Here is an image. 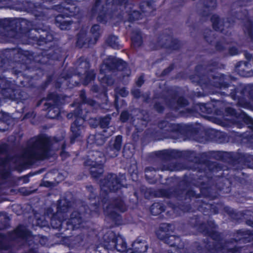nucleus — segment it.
Instances as JSON below:
<instances>
[{
    "label": "nucleus",
    "mask_w": 253,
    "mask_h": 253,
    "mask_svg": "<svg viewBox=\"0 0 253 253\" xmlns=\"http://www.w3.org/2000/svg\"><path fill=\"white\" fill-rule=\"evenodd\" d=\"M229 52L230 55H235L238 54V50L235 47H232L229 48Z\"/></svg>",
    "instance_id": "38"
},
{
    "label": "nucleus",
    "mask_w": 253,
    "mask_h": 253,
    "mask_svg": "<svg viewBox=\"0 0 253 253\" xmlns=\"http://www.w3.org/2000/svg\"><path fill=\"white\" fill-rule=\"evenodd\" d=\"M205 12H206V11H205L204 13L203 14V16H205L207 14V13H205Z\"/></svg>",
    "instance_id": "58"
},
{
    "label": "nucleus",
    "mask_w": 253,
    "mask_h": 253,
    "mask_svg": "<svg viewBox=\"0 0 253 253\" xmlns=\"http://www.w3.org/2000/svg\"><path fill=\"white\" fill-rule=\"evenodd\" d=\"M58 211H57V212L59 214V213H61V212H65L66 211H65V209L64 208L62 209L61 208V207H59L58 208Z\"/></svg>",
    "instance_id": "42"
},
{
    "label": "nucleus",
    "mask_w": 253,
    "mask_h": 253,
    "mask_svg": "<svg viewBox=\"0 0 253 253\" xmlns=\"http://www.w3.org/2000/svg\"><path fill=\"white\" fill-rule=\"evenodd\" d=\"M248 25V27L247 28L245 33H247L248 36L251 38V39L252 40V39L253 38V33L252 31V25L250 22L249 23Z\"/></svg>",
    "instance_id": "35"
},
{
    "label": "nucleus",
    "mask_w": 253,
    "mask_h": 253,
    "mask_svg": "<svg viewBox=\"0 0 253 253\" xmlns=\"http://www.w3.org/2000/svg\"><path fill=\"white\" fill-rule=\"evenodd\" d=\"M146 7H147V9H150V6H149V5H148V4H147V3L146 4Z\"/></svg>",
    "instance_id": "55"
},
{
    "label": "nucleus",
    "mask_w": 253,
    "mask_h": 253,
    "mask_svg": "<svg viewBox=\"0 0 253 253\" xmlns=\"http://www.w3.org/2000/svg\"><path fill=\"white\" fill-rule=\"evenodd\" d=\"M205 5L208 10H209V8H213L216 5L215 0H206Z\"/></svg>",
    "instance_id": "31"
},
{
    "label": "nucleus",
    "mask_w": 253,
    "mask_h": 253,
    "mask_svg": "<svg viewBox=\"0 0 253 253\" xmlns=\"http://www.w3.org/2000/svg\"><path fill=\"white\" fill-rule=\"evenodd\" d=\"M151 212L152 214L156 215L164 211L163 207L159 203H154L151 207Z\"/></svg>",
    "instance_id": "24"
},
{
    "label": "nucleus",
    "mask_w": 253,
    "mask_h": 253,
    "mask_svg": "<svg viewBox=\"0 0 253 253\" xmlns=\"http://www.w3.org/2000/svg\"><path fill=\"white\" fill-rule=\"evenodd\" d=\"M227 92H222V95H227Z\"/></svg>",
    "instance_id": "56"
},
{
    "label": "nucleus",
    "mask_w": 253,
    "mask_h": 253,
    "mask_svg": "<svg viewBox=\"0 0 253 253\" xmlns=\"http://www.w3.org/2000/svg\"><path fill=\"white\" fill-rule=\"evenodd\" d=\"M232 78L229 76H225L218 74L217 76L213 78L212 84L217 87L225 89L230 91V95H236L241 94L243 95L252 94V86L249 84H238L237 86L228 85L227 82Z\"/></svg>",
    "instance_id": "4"
},
{
    "label": "nucleus",
    "mask_w": 253,
    "mask_h": 253,
    "mask_svg": "<svg viewBox=\"0 0 253 253\" xmlns=\"http://www.w3.org/2000/svg\"><path fill=\"white\" fill-rule=\"evenodd\" d=\"M61 16H58L56 17V21L57 23L58 26L63 30H68L70 28L71 22L68 20H60Z\"/></svg>",
    "instance_id": "23"
},
{
    "label": "nucleus",
    "mask_w": 253,
    "mask_h": 253,
    "mask_svg": "<svg viewBox=\"0 0 253 253\" xmlns=\"http://www.w3.org/2000/svg\"><path fill=\"white\" fill-rule=\"evenodd\" d=\"M217 115H221L223 114V111H216V112Z\"/></svg>",
    "instance_id": "49"
},
{
    "label": "nucleus",
    "mask_w": 253,
    "mask_h": 253,
    "mask_svg": "<svg viewBox=\"0 0 253 253\" xmlns=\"http://www.w3.org/2000/svg\"><path fill=\"white\" fill-rule=\"evenodd\" d=\"M169 225L168 224H163L160 227L159 229L157 231V237L162 240L166 239L167 237L168 236V232H169Z\"/></svg>",
    "instance_id": "18"
},
{
    "label": "nucleus",
    "mask_w": 253,
    "mask_h": 253,
    "mask_svg": "<svg viewBox=\"0 0 253 253\" xmlns=\"http://www.w3.org/2000/svg\"><path fill=\"white\" fill-rule=\"evenodd\" d=\"M203 109H206V106H205V105H202V107H201V110H203ZM202 111H203V112H207V113H210V111H208V110H202Z\"/></svg>",
    "instance_id": "44"
},
{
    "label": "nucleus",
    "mask_w": 253,
    "mask_h": 253,
    "mask_svg": "<svg viewBox=\"0 0 253 253\" xmlns=\"http://www.w3.org/2000/svg\"><path fill=\"white\" fill-rule=\"evenodd\" d=\"M79 8L74 5L68 4L63 8L62 12L67 17L73 16L78 13Z\"/></svg>",
    "instance_id": "20"
},
{
    "label": "nucleus",
    "mask_w": 253,
    "mask_h": 253,
    "mask_svg": "<svg viewBox=\"0 0 253 253\" xmlns=\"http://www.w3.org/2000/svg\"><path fill=\"white\" fill-rule=\"evenodd\" d=\"M114 68H117L119 70H122L124 72V76H128L130 71L127 68L126 63L121 59L117 58L113 56H109L106 60L104 61L103 65L100 68V74L99 79L100 83L103 86H109L114 83V80L109 75H105L104 74L105 70L107 69L111 70Z\"/></svg>",
    "instance_id": "2"
},
{
    "label": "nucleus",
    "mask_w": 253,
    "mask_h": 253,
    "mask_svg": "<svg viewBox=\"0 0 253 253\" xmlns=\"http://www.w3.org/2000/svg\"><path fill=\"white\" fill-rule=\"evenodd\" d=\"M225 111L227 115L234 116L236 115L235 110L231 107H226Z\"/></svg>",
    "instance_id": "36"
},
{
    "label": "nucleus",
    "mask_w": 253,
    "mask_h": 253,
    "mask_svg": "<svg viewBox=\"0 0 253 253\" xmlns=\"http://www.w3.org/2000/svg\"><path fill=\"white\" fill-rule=\"evenodd\" d=\"M106 154L110 157H116L118 154V152L116 151V150L112 147V145L109 146L106 151Z\"/></svg>",
    "instance_id": "29"
},
{
    "label": "nucleus",
    "mask_w": 253,
    "mask_h": 253,
    "mask_svg": "<svg viewBox=\"0 0 253 253\" xmlns=\"http://www.w3.org/2000/svg\"><path fill=\"white\" fill-rule=\"evenodd\" d=\"M153 170H155L152 167H148L145 169V171H152Z\"/></svg>",
    "instance_id": "43"
},
{
    "label": "nucleus",
    "mask_w": 253,
    "mask_h": 253,
    "mask_svg": "<svg viewBox=\"0 0 253 253\" xmlns=\"http://www.w3.org/2000/svg\"><path fill=\"white\" fill-rule=\"evenodd\" d=\"M139 93H140V92H139V90L138 89H137V90H136V91H134H134H132V94H133V95H137V94H139Z\"/></svg>",
    "instance_id": "46"
},
{
    "label": "nucleus",
    "mask_w": 253,
    "mask_h": 253,
    "mask_svg": "<svg viewBox=\"0 0 253 253\" xmlns=\"http://www.w3.org/2000/svg\"><path fill=\"white\" fill-rule=\"evenodd\" d=\"M216 48H217V49H218V50H221V49H222V48H221V47H220V45H219V43L217 44V45H216Z\"/></svg>",
    "instance_id": "50"
},
{
    "label": "nucleus",
    "mask_w": 253,
    "mask_h": 253,
    "mask_svg": "<svg viewBox=\"0 0 253 253\" xmlns=\"http://www.w3.org/2000/svg\"><path fill=\"white\" fill-rule=\"evenodd\" d=\"M5 148L4 146H0V153H2L4 151Z\"/></svg>",
    "instance_id": "47"
},
{
    "label": "nucleus",
    "mask_w": 253,
    "mask_h": 253,
    "mask_svg": "<svg viewBox=\"0 0 253 253\" xmlns=\"http://www.w3.org/2000/svg\"><path fill=\"white\" fill-rule=\"evenodd\" d=\"M125 178L123 174H109L101 182L100 188L102 195H106L110 191H116L122 186L123 180Z\"/></svg>",
    "instance_id": "5"
},
{
    "label": "nucleus",
    "mask_w": 253,
    "mask_h": 253,
    "mask_svg": "<svg viewBox=\"0 0 253 253\" xmlns=\"http://www.w3.org/2000/svg\"><path fill=\"white\" fill-rule=\"evenodd\" d=\"M62 96H49L44 105L47 106L49 109L48 113L50 114L52 111L56 115L59 113L58 107L62 103L61 101V97ZM49 116H50V114Z\"/></svg>",
    "instance_id": "14"
},
{
    "label": "nucleus",
    "mask_w": 253,
    "mask_h": 253,
    "mask_svg": "<svg viewBox=\"0 0 253 253\" xmlns=\"http://www.w3.org/2000/svg\"><path fill=\"white\" fill-rule=\"evenodd\" d=\"M102 202H104L103 207L105 213L113 219L118 215L117 211L124 212L126 210V207L121 199H115L109 204Z\"/></svg>",
    "instance_id": "11"
},
{
    "label": "nucleus",
    "mask_w": 253,
    "mask_h": 253,
    "mask_svg": "<svg viewBox=\"0 0 253 253\" xmlns=\"http://www.w3.org/2000/svg\"><path fill=\"white\" fill-rule=\"evenodd\" d=\"M13 23L14 22H8L7 20H0V28H1L6 31L4 34V36L8 39L10 38H18V36L15 30H9V28L7 27L6 25L7 24H9V26H11Z\"/></svg>",
    "instance_id": "17"
},
{
    "label": "nucleus",
    "mask_w": 253,
    "mask_h": 253,
    "mask_svg": "<svg viewBox=\"0 0 253 253\" xmlns=\"http://www.w3.org/2000/svg\"><path fill=\"white\" fill-rule=\"evenodd\" d=\"M143 77L141 76L137 79L136 84L138 86H140L143 84Z\"/></svg>",
    "instance_id": "39"
},
{
    "label": "nucleus",
    "mask_w": 253,
    "mask_h": 253,
    "mask_svg": "<svg viewBox=\"0 0 253 253\" xmlns=\"http://www.w3.org/2000/svg\"><path fill=\"white\" fill-rule=\"evenodd\" d=\"M132 249H127L126 253H142L147 251V245L144 241L136 240L132 245Z\"/></svg>",
    "instance_id": "16"
},
{
    "label": "nucleus",
    "mask_w": 253,
    "mask_h": 253,
    "mask_svg": "<svg viewBox=\"0 0 253 253\" xmlns=\"http://www.w3.org/2000/svg\"><path fill=\"white\" fill-rule=\"evenodd\" d=\"M179 240V238L175 236H168L165 240V242L170 246H173L176 244V241H178Z\"/></svg>",
    "instance_id": "28"
},
{
    "label": "nucleus",
    "mask_w": 253,
    "mask_h": 253,
    "mask_svg": "<svg viewBox=\"0 0 253 253\" xmlns=\"http://www.w3.org/2000/svg\"><path fill=\"white\" fill-rule=\"evenodd\" d=\"M162 153H163V154H166L168 153V151H163Z\"/></svg>",
    "instance_id": "53"
},
{
    "label": "nucleus",
    "mask_w": 253,
    "mask_h": 253,
    "mask_svg": "<svg viewBox=\"0 0 253 253\" xmlns=\"http://www.w3.org/2000/svg\"><path fill=\"white\" fill-rule=\"evenodd\" d=\"M115 128L108 127L104 129L102 133H96L90 135L87 138V142L88 144H96L97 145H101L104 144L106 139L114 133Z\"/></svg>",
    "instance_id": "12"
},
{
    "label": "nucleus",
    "mask_w": 253,
    "mask_h": 253,
    "mask_svg": "<svg viewBox=\"0 0 253 253\" xmlns=\"http://www.w3.org/2000/svg\"><path fill=\"white\" fill-rule=\"evenodd\" d=\"M117 101V97H115V101Z\"/></svg>",
    "instance_id": "63"
},
{
    "label": "nucleus",
    "mask_w": 253,
    "mask_h": 253,
    "mask_svg": "<svg viewBox=\"0 0 253 253\" xmlns=\"http://www.w3.org/2000/svg\"><path fill=\"white\" fill-rule=\"evenodd\" d=\"M35 16H40V15H38V14H37L35 13Z\"/></svg>",
    "instance_id": "60"
},
{
    "label": "nucleus",
    "mask_w": 253,
    "mask_h": 253,
    "mask_svg": "<svg viewBox=\"0 0 253 253\" xmlns=\"http://www.w3.org/2000/svg\"><path fill=\"white\" fill-rule=\"evenodd\" d=\"M157 109L158 110V111L159 112H160L161 110H163L162 108H161V109Z\"/></svg>",
    "instance_id": "57"
},
{
    "label": "nucleus",
    "mask_w": 253,
    "mask_h": 253,
    "mask_svg": "<svg viewBox=\"0 0 253 253\" xmlns=\"http://www.w3.org/2000/svg\"><path fill=\"white\" fill-rule=\"evenodd\" d=\"M13 96H7V97H9L10 98V99H11L12 100H14V98H13L12 97H12Z\"/></svg>",
    "instance_id": "54"
},
{
    "label": "nucleus",
    "mask_w": 253,
    "mask_h": 253,
    "mask_svg": "<svg viewBox=\"0 0 253 253\" xmlns=\"http://www.w3.org/2000/svg\"><path fill=\"white\" fill-rule=\"evenodd\" d=\"M91 90H93L94 92H99V89L97 85H93L92 88Z\"/></svg>",
    "instance_id": "41"
},
{
    "label": "nucleus",
    "mask_w": 253,
    "mask_h": 253,
    "mask_svg": "<svg viewBox=\"0 0 253 253\" xmlns=\"http://www.w3.org/2000/svg\"><path fill=\"white\" fill-rule=\"evenodd\" d=\"M16 51H17L18 54H20L21 56H25L26 55V53H25L24 54H23V53H21L22 51H21L20 50H16Z\"/></svg>",
    "instance_id": "45"
},
{
    "label": "nucleus",
    "mask_w": 253,
    "mask_h": 253,
    "mask_svg": "<svg viewBox=\"0 0 253 253\" xmlns=\"http://www.w3.org/2000/svg\"><path fill=\"white\" fill-rule=\"evenodd\" d=\"M86 209L85 207H81L80 209V212L74 211L71 214L70 218L68 221V224L72 225L74 229L80 227V225L83 223L86 218L90 217V215H93L94 213L97 214L99 212V209L96 205L91 206L90 207V213L84 212Z\"/></svg>",
    "instance_id": "6"
},
{
    "label": "nucleus",
    "mask_w": 253,
    "mask_h": 253,
    "mask_svg": "<svg viewBox=\"0 0 253 253\" xmlns=\"http://www.w3.org/2000/svg\"><path fill=\"white\" fill-rule=\"evenodd\" d=\"M122 137L121 135H118L116 137L115 140L112 143V145L113 147L116 150V151L118 152L122 148Z\"/></svg>",
    "instance_id": "25"
},
{
    "label": "nucleus",
    "mask_w": 253,
    "mask_h": 253,
    "mask_svg": "<svg viewBox=\"0 0 253 253\" xmlns=\"http://www.w3.org/2000/svg\"><path fill=\"white\" fill-rule=\"evenodd\" d=\"M88 190L89 191H90L91 193L93 192V187L91 186H89L87 187Z\"/></svg>",
    "instance_id": "48"
},
{
    "label": "nucleus",
    "mask_w": 253,
    "mask_h": 253,
    "mask_svg": "<svg viewBox=\"0 0 253 253\" xmlns=\"http://www.w3.org/2000/svg\"><path fill=\"white\" fill-rule=\"evenodd\" d=\"M177 104L180 106H184L188 104V102L186 100L184 99L182 97H180L177 101Z\"/></svg>",
    "instance_id": "37"
},
{
    "label": "nucleus",
    "mask_w": 253,
    "mask_h": 253,
    "mask_svg": "<svg viewBox=\"0 0 253 253\" xmlns=\"http://www.w3.org/2000/svg\"><path fill=\"white\" fill-rule=\"evenodd\" d=\"M0 249H5L1 243H0Z\"/></svg>",
    "instance_id": "52"
},
{
    "label": "nucleus",
    "mask_w": 253,
    "mask_h": 253,
    "mask_svg": "<svg viewBox=\"0 0 253 253\" xmlns=\"http://www.w3.org/2000/svg\"><path fill=\"white\" fill-rule=\"evenodd\" d=\"M81 99L83 102L82 104L80 105L74 112L75 115L80 118L76 120L71 126L72 132L71 140L72 142H73L76 138L81 136L82 134L84 128L83 124L84 120L86 118V115L84 113H87L85 106V104L91 106H93L95 104V102L93 100H86L85 96H81Z\"/></svg>",
    "instance_id": "3"
},
{
    "label": "nucleus",
    "mask_w": 253,
    "mask_h": 253,
    "mask_svg": "<svg viewBox=\"0 0 253 253\" xmlns=\"http://www.w3.org/2000/svg\"><path fill=\"white\" fill-rule=\"evenodd\" d=\"M129 117V114L126 111L123 112L120 116V120L123 122H126Z\"/></svg>",
    "instance_id": "34"
},
{
    "label": "nucleus",
    "mask_w": 253,
    "mask_h": 253,
    "mask_svg": "<svg viewBox=\"0 0 253 253\" xmlns=\"http://www.w3.org/2000/svg\"><path fill=\"white\" fill-rule=\"evenodd\" d=\"M49 146L48 138L44 136L33 138L30 140L23 152V159L27 163H31L35 160H42L48 156Z\"/></svg>",
    "instance_id": "1"
},
{
    "label": "nucleus",
    "mask_w": 253,
    "mask_h": 253,
    "mask_svg": "<svg viewBox=\"0 0 253 253\" xmlns=\"http://www.w3.org/2000/svg\"><path fill=\"white\" fill-rule=\"evenodd\" d=\"M116 95H124L128 93V91L124 87H119L115 89Z\"/></svg>",
    "instance_id": "30"
},
{
    "label": "nucleus",
    "mask_w": 253,
    "mask_h": 253,
    "mask_svg": "<svg viewBox=\"0 0 253 253\" xmlns=\"http://www.w3.org/2000/svg\"><path fill=\"white\" fill-rule=\"evenodd\" d=\"M104 240L107 244L106 245L109 249H116L118 252H126V244L124 239L121 236H116L113 232H109L104 236Z\"/></svg>",
    "instance_id": "9"
},
{
    "label": "nucleus",
    "mask_w": 253,
    "mask_h": 253,
    "mask_svg": "<svg viewBox=\"0 0 253 253\" xmlns=\"http://www.w3.org/2000/svg\"><path fill=\"white\" fill-rule=\"evenodd\" d=\"M247 63L246 62H240L239 65H237L236 67V72L241 76L243 77H249L250 73L247 71H245V69L247 68Z\"/></svg>",
    "instance_id": "22"
},
{
    "label": "nucleus",
    "mask_w": 253,
    "mask_h": 253,
    "mask_svg": "<svg viewBox=\"0 0 253 253\" xmlns=\"http://www.w3.org/2000/svg\"><path fill=\"white\" fill-rule=\"evenodd\" d=\"M101 0H96L95 6L92 9V12L93 14L98 12V16L97 17V20L101 22H106L109 18H111V12L114 4H126L125 0H116L114 1V0H106V5L102 7V9L100 10V2Z\"/></svg>",
    "instance_id": "7"
},
{
    "label": "nucleus",
    "mask_w": 253,
    "mask_h": 253,
    "mask_svg": "<svg viewBox=\"0 0 253 253\" xmlns=\"http://www.w3.org/2000/svg\"><path fill=\"white\" fill-rule=\"evenodd\" d=\"M141 10L143 12H145V10L143 9V8L141 7Z\"/></svg>",
    "instance_id": "59"
},
{
    "label": "nucleus",
    "mask_w": 253,
    "mask_h": 253,
    "mask_svg": "<svg viewBox=\"0 0 253 253\" xmlns=\"http://www.w3.org/2000/svg\"><path fill=\"white\" fill-rule=\"evenodd\" d=\"M211 21L213 28L216 31H223L224 28H228L231 25L230 22H224L216 15H212Z\"/></svg>",
    "instance_id": "15"
},
{
    "label": "nucleus",
    "mask_w": 253,
    "mask_h": 253,
    "mask_svg": "<svg viewBox=\"0 0 253 253\" xmlns=\"http://www.w3.org/2000/svg\"><path fill=\"white\" fill-rule=\"evenodd\" d=\"M141 14L137 11H133L130 14V19L131 20H138L141 18Z\"/></svg>",
    "instance_id": "32"
},
{
    "label": "nucleus",
    "mask_w": 253,
    "mask_h": 253,
    "mask_svg": "<svg viewBox=\"0 0 253 253\" xmlns=\"http://www.w3.org/2000/svg\"><path fill=\"white\" fill-rule=\"evenodd\" d=\"M107 43L110 46L114 48H118L119 47V43L118 38L117 37L112 36L108 38L107 41Z\"/></svg>",
    "instance_id": "26"
},
{
    "label": "nucleus",
    "mask_w": 253,
    "mask_h": 253,
    "mask_svg": "<svg viewBox=\"0 0 253 253\" xmlns=\"http://www.w3.org/2000/svg\"><path fill=\"white\" fill-rule=\"evenodd\" d=\"M2 104V101L0 100V106Z\"/></svg>",
    "instance_id": "61"
},
{
    "label": "nucleus",
    "mask_w": 253,
    "mask_h": 253,
    "mask_svg": "<svg viewBox=\"0 0 253 253\" xmlns=\"http://www.w3.org/2000/svg\"><path fill=\"white\" fill-rule=\"evenodd\" d=\"M167 125H168V123L166 121H164L159 124V126L160 128H163L166 126Z\"/></svg>",
    "instance_id": "40"
},
{
    "label": "nucleus",
    "mask_w": 253,
    "mask_h": 253,
    "mask_svg": "<svg viewBox=\"0 0 253 253\" xmlns=\"http://www.w3.org/2000/svg\"><path fill=\"white\" fill-rule=\"evenodd\" d=\"M90 38L88 40L86 38V34L82 31L78 36L77 44L79 46H82L85 43L89 44H94L101 34V30L98 25H94L90 29Z\"/></svg>",
    "instance_id": "10"
},
{
    "label": "nucleus",
    "mask_w": 253,
    "mask_h": 253,
    "mask_svg": "<svg viewBox=\"0 0 253 253\" xmlns=\"http://www.w3.org/2000/svg\"><path fill=\"white\" fill-rule=\"evenodd\" d=\"M111 121V117L109 116H106L102 118L100 121V124L101 127L107 129L108 127L114 128L112 126H108Z\"/></svg>",
    "instance_id": "27"
},
{
    "label": "nucleus",
    "mask_w": 253,
    "mask_h": 253,
    "mask_svg": "<svg viewBox=\"0 0 253 253\" xmlns=\"http://www.w3.org/2000/svg\"><path fill=\"white\" fill-rule=\"evenodd\" d=\"M131 41L133 46L135 47H139L141 45L142 37L139 31H135L132 33Z\"/></svg>",
    "instance_id": "19"
},
{
    "label": "nucleus",
    "mask_w": 253,
    "mask_h": 253,
    "mask_svg": "<svg viewBox=\"0 0 253 253\" xmlns=\"http://www.w3.org/2000/svg\"><path fill=\"white\" fill-rule=\"evenodd\" d=\"M14 234L17 237L27 238L29 236L30 233L24 226H19L14 231Z\"/></svg>",
    "instance_id": "21"
},
{
    "label": "nucleus",
    "mask_w": 253,
    "mask_h": 253,
    "mask_svg": "<svg viewBox=\"0 0 253 253\" xmlns=\"http://www.w3.org/2000/svg\"><path fill=\"white\" fill-rule=\"evenodd\" d=\"M126 150H127V148L126 147L125 148H124V155H125L126 153Z\"/></svg>",
    "instance_id": "51"
},
{
    "label": "nucleus",
    "mask_w": 253,
    "mask_h": 253,
    "mask_svg": "<svg viewBox=\"0 0 253 253\" xmlns=\"http://www.w3.org/2000/svg\"><path fill=\"white\" fill-rule=\"evenodd\" d=\"M48 41H51V39H48Z\"/></svg>",
    "instance_id": "64"
},
{
    "label": "nucleus",
    "mask_w": 253,
    "mask_h": 253,
    "mask_svg": "<svg viewBox=\"0 0 253 253\" xmlns=\"http://www.w3.org/2000/svg\"><path fill=\"white\" fill-rule=\"evenodd\" d=\"M237 253L236 252V250L232 248V247H229L228 246H226L225 247H224L222 249V253Z\"/></svg>",
    "instance_id": "33"
},
{
    "label": "nucleus",
    "mask_w": 253,
    "mask_h": 253,
    "mask_svg": "<svg viewBox=\"0 0 253 253\" xmlns=\"http://www.w3.org/2000/svg\"><path fill=\"white\" fill-rule=\"evenodd\" d=\"M78 64V70L80 71V73L81 72L82 69H84L85 72L84 77H82L83 79V83L84 84L86 85L90 82L93 81L95 78V73L92 70L87 71L89 67V63L84 60V58H80L77 62Z\"/></svg>",
    "instance_id": "13"
},
{
    "label": "nucleus",
    "mask_w": 253,
    "mask_h": 253,
    "mask_svg": "<svg viewBox=\"0 0 253 253\" xmlns=\"http://www.w3.org/2000/svg\"><path fill=\"white\" fill-rule=\"evenodd\" d=\"M100 152H95L92 157L87 159L85 162L86 166L90 167V172L94 178L100 176L103 172V158L100 157Z\"/></svg>",
    "instance_id": "8"
},
{
    "label": "nucleus",
    "mask_w": 253,
    "mask_h": 253,
    "mask_svg": "<svg viewBox=\"0 0 253 253\" xmlns=\"http://www.w3.org/2000/svg\"><path fill=\"white\" fill-rule=\"evenodd\" d=\"M68 118H70V114H68Z\"/></svg>",
    "instance_id": "62"
}]
</instances>
